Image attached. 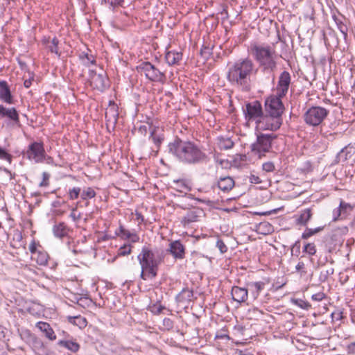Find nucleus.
<instances>
[{
    "mask_svg": "<svg viewBox=\"0 0 355 355\" xmlns=\"http://www.w3.org/2000/svg\"><path fill=\"white\" fill-rule=\"evenodd\" d=\"M218 146L220 149L227 150L232 148L234 142L230 138H218Z\"/></svg>",
    "mask_w": 355,
    "mask_h": 355,
    "instance_id": "a878e982",
    "label": "nucleus"
},
{
    "mask_svg": "<svg viewBox=\"0 0 355 355\" xmlns=\"http://www.w3.org/2000/svg\"><path fill=\"white\" fill-rule=\"evenodd\" d=\"M36 327L43 333L45 336L51 340H55L56 336L54 334L53 329L51 327L49 324L44 322H38L36 324Z\"/></svg>",
    "mask_w": 355,
    "mask_h": 355,
    "instance_id": "f3484780",
    "label": "nucleus"
},
{
    "mask_svg": "<svg viewBox=\"0 0 355 355\" xmlns=\"http://www.w3.org/2000/svg\"><path fill=\"white\" fill-rule=\"evenodd\" d=\"M283 96H279L278 94L269 96L265 103L266 111L271 116L282 119V114L284 110V106L282 101Z\"/></svg>",
    "mask_w": 355,
    "mask_h": 355,
    "instance_id": "0eeeda50",
    "label": "nucleus"
},
{
    "mask_svg": "<svg viewBox=\"0 0 355 355\" xmlns=\"http://www.w3.org/2000/svg\"><path fill=\"white\" fill-rule=\"evenodd\" d=\"M262 108L258 101H254L246 105L245 117L250 121L253 120L257 123L262 116Z\"/></svg>",
    "mask_w": 355,
    "mask_h": 355,
    "instance_id": "ddd939ff",
    "label": "nucleus"
},
{
    "mask_svg": "<svg viewBox=\"0 0 355 355\" xmlns=\"http://www.w3.org/2000/svg\"><path fill=\"white\" fill-rule=\"evenodd\" d=\"M323 293H318L312 295V299L315 301L320 302L324 298Z\"/></svg>",
    "mask_w": 355,
    "mask_h": 355,
    "instance_id": "c03bdc74",
    "label": "nucleus"
},
{
    "mask_svg": "<svg viewBox=\"0 0 355 355\" xmlns=\"http://www.w3.org/2000/svg\"><path fill=\"white\" fill-rule=\"evenodd\" d=\"M10 158V155L6 152V150L0 148V159H7Z\"/></svg>",
    "mask_w": 355,
    "mask_h": 355,
    "instance_id": "49530a36",
    "label": "nucleus"
},
{
    "mask_svg": "<svg viewBox=\"0 0 355 355\" xmlns=\"http://www.w3.org/2000/svg\"><path fill=\"white\" fill-rule=\"evenodd\" d=\"M29 250L32 254H36V253L38 252L36 250L35 244L34 243H31L29 245Z\"/></svg>",
    "mask_w": 355,
    "mask_h": 355,
    "instance_id": "3c124183",
    "label": "nucleus"
},
{
    "mask_svg": "<svg viewBox=\"0 0 355 355\" xmlns=\"http://www.w3.org/2000/svg\"><path fill=\"white\" fill-rule=\"evenodd\" d=\"M320 230H321V228H317V229H315L314 230H309L308 232H304L302 234V238L303 239H308L309 237L312 236L313 234L317 233L318 232H319Z\"/></svg>",
    "mask_w": 355,
    "mask_h": 355,
    "instance_id": "a19ab883",
    "label": "nucleus"
},
{
    "mask_svg": "<svg viewBox=\"0 0 355 355\" xmlns=\"http://www.w3.org/2000/svg\"><path fill=\"white\" fill-rule=\"evenodd\" d=\"M191 295L192 293L190 291L184 290L177 296V300L179 302H181L184 300H190Z\"/></svg>",
    "mask_w": 355,
    "mask_h": 355,
    "instance_id": "473e14b6",
    "label": "nucleus"
},
{
    "mask_svg": "<svg viewBox=\"0 0 355 355\" xmlns=\"http://www.w3.org/2000/svg\"><path fill=\"white\" fill-rule=\"evenodd\" d=\"M6 116L15 121H19L18 114L16 110L13 107L8 109Z\"/></svg>",
    "mask_w": 355,
    "mask_h": 355,
    "instance_id": "72a5a7b5",
    "label": "nucleus"
},
{
    "mask_svg": "<svg viewBox=\"0 0 355 355\" xmlns=\"http://www.w3.org/2000/svg\"><path fill=\"white\" fill-rule=\"evenodd\" d=\"M164 323H165L167 326H171V321L169 319H165L164 320Z\"/></svg>",
    "mask_w": 355,
    "mask_h": 355,
    "instance_id": "052dcab7",
    "label": "nucleus"
},
{
    "mask_svg": "<svg viewBox=\"0 0 355 355\" xmlns=\"http://www.w3.org/2000/svg\"><path fill=\"white\" fill-rule=\"evenodd\" d=\"M151 309L152 312L159 313L162 312L163 308L160 305H154Z\"/></svg>",
    "mask_w": 355,
    "mask_h": 355,
    "instance_id": "09e8293b",
    "label": "nucleus"
},
{
    "mask_svg": "<svg viewBox=\"0 0 355 355\" xmlns=\"http://www.w3.org/2000/svg\"><path fill=\"white\" fill-rule=\"evenodd\" d=\"M131 252V246L130 245H124L121 246L118 250L119 256H125Z\"/></svg>",
    "mask_w": 355,
    "mask_h": 355,
    "instance_id": "f704fd0d",
    "label": "nucleus"
},
{
    "mask_svg": "<svg viewBox=\"0 0 355 355\" xmlns=\"http://www.w3.org/2000/svg\"><path fill=\"white\" fill-rule=\"evenodd\" d=\"M168 147V152L184 164H197L207 160L205 153L192 141L176 138Z\"/></svg>",
    "mask_w": 355,
    "mask_h": 355,
    "instance_id": "f257e3e1",
    "label": "nucleus"
},
{
    "mask_svg": "<svg viewBox=\"0 0 355 355\" xmlns=\"http://www.w3.org/2000/svg\"><path fill=\"white\" fill-rule=\"evenodd\" d=\"M250 51L254 58L264 70L272 71L276 68L277 55L273 46L254 44L251 45Z\"/></svg>",
    "mask_w": 355,
    "mask_h": 355,
    "instance_id": "20e7f679",
    "label": "nucleus"
},
{
    "mask_svg": "<svg viewBox=\"0 0 355 355\" xmlns=\"http://www.w3.org/2000/svg\"><path fill=\"white\" fill-rule=\"evenodd\" d=\"M58 44V40L57 38L54 37L52 39L51 41L48 42L47 47L51 51V52L54 53L57 55H59Z\"/></svg>",
    "mask_w": 355,
    "mask_h": 355,
    "instance_id": "2f4dec72",
    "label": "nucleus"
},
{
    "mask_svg": "<svg viewBox=\"0 0 355 355\" xmlns=\"http://www.w3.org/2000/svg\"><path fill=\"white\" fill-rule=\"evenodd\" d=\"M276 136L273 134H261L257 136V141L252 144V151L258 155L259 157L268 152L271 148V144Z\"/></svg>",
    "mask_w": 355,
    "mask_h": 355,
    "instance_id": "39448f33",
    "label": "nucleus"
},
{
    "mask_svg": "<svg viewBox=\"0 0 355 355\" xmlns=\"http://www.w3.org/2000/svg\"><path fill=\"white\" fill-rule=\"evenodd\" d=\"M216 246L218 248V249L220 250V251L222 253H223V252H226V251H227V246H226V245H225V243H224L222 241H220V240H219V241H217V243H216Z\"/></svg>",
    "mask_w": 355,
    "mask_h": 355,
    "instance_id": "37998d69",
    "label": "nucleus"
},
{
    "mask_svg": "<svg viewBox=\"0 0 355 355\" xmlns=\"http://www.w3.org/2000/svg\"><path fill=\"white\" fill-rule=\"evenodd\" d=\"M83 62L85 64H87L89 63H93L94 62L92 55H88L87 54L85 55L84 57L81 56Z\"/></svg>",
    "mask_w": 355,
    "mask_h": 355,
    "instance_id": "79ce46f5",
    "label": "nucleus"
},
{
    "mask_svg": "<svg viewBox=\"0 0 355 355\" xmlns=\"http://www.w3.org/2000/svg\"><path fill=\"white\" fill-rule=\"evenodd\" d=\"M264 285V283L260 282L248 284L249 290L250 291L254 300L258 297L260 292L263 290Z\"/></svg>",
    "mask_w": 355,
    "mask_h": 355,
    "instance_id": "4be33fe9",
    "label": "nucleus"
},
{
    "mask_svg": "<svg viewBox=\"0 0 355 355\" xmlns=\"http://www.w3.org/2000/svg\"><path fill=\"white\" fill-rule=\"evenodd\" d=\"M251 180H254V182L255 183H259L260 182V181L259 180V178L258 177H254V175L252 176V178H251Z\"/></svg>",
    "mask_w": 355,
    "mask_h": 355,
    "instance_id": "680f3d73",
    "label": "nucleus"
},
{
    "mask_svg": "<svg viewBox=\"0 0 355 355\" xmlns=\"http://www.w3.org/2000/svg\"><path fill=\"white\" fill-rule=\"evenodd\" d=\"M290 84L291 76L288 72L284 71L279 76L276 94H278L279 96H285L288 91Z\"/></svg>",
    "mask_w": 355,
    "mask_h": 355,
    "instance_id": "f8f14e48",
    "label": "nucleus"
},
{
    "mask_svg": "<svg viewBox=\"0 0 355 355\" xmlns=\"http://www.w3.org/2000/svg\"><path fill=\"white\" fill-rule=\"evenodd\" d=\"M80 188H73L69 191V197L71 199H76L78 198L80 194Z\"/></svg>",
    "mask_w": 355,
    "mask_h": 355,
    "instance_id": "4c0bfd02",
    "label": "nucleus"
},
{
    "mask_svg": "<svg viewBox=\"0 0 355 355\" xmlns=\"http://www.w3.org/2000/svg\"><path fill=\"white\" fill-rule=\"evenodd\" d=\"M254 64L249 58L235 62L230 69L228 80L233 84L241 86L243 89H249V76L253 71Z\"/></svg>",
    "mask_w": 355,
    "mask_h": 355,
    "instance_id": "7ed1b4c3",
    "label": "nucleus"
},
{
    "mask_svg": "<svg viewBox=\"0 0 355 355\" xmlns=\"http://www.w3.org/2000/svg\"><path fill=\"white\" fill-rule=\"evenodd\" d=\"M347 207H349V205H347V204H345L343 202H340V209L338 211H339V214H340V211L344 209H347Z\"/></svg>",
    "mask_w": 355,
    "mask_h": 355,
    "instance_id": "864d4df0",
    "label": "nucleus"
},
{
    "mask_svg": "<svg viewBox=\"0 0 355 355\" xmlns=\"http://www.w3.org/2000/svg\"><path fill=\"white\" fill-rule=\"evenodd\" d=\"M74 211H75V209L73 210V211L71 213L70 216H71V218H73V219L74 220H76V216L75 215Z\"/></svg>",
    "mask_w": 355,
    "mask_h": 355,
    "instance_id": "e2e57ef3",
    "label": "nucleus"
},
{
    "mask_svg": "<svg viewBox=\"0 0 355 355\" xmlns=\"http://www.w3.org/2000/svg\"><path fill=\"white\" fill-rule=\"evenodd\" d=\"M234 184V182L233 179L227 176L220 178V180L218 181V187L223 191H227L232 189Z\"/></svg>",
    "mask_w": 355,
    "mask_h": 355,
    "instance_id": "aec40b11",
    "label": "nucleus"
},
{
    "mask_svg": "<svg viewBox=\"0 0 355 355\" xmlns=\"http://www.w3.org/2000/svg\"><path fill=\"white\" fill-rule=\"evenodd\" d=\"M42 178H43V180L40 183V184H39L40 187H47L49 185V180L50 178V175L46 172H44L42 173Z\"/></svg>",
    "mask_w": 355,
    "mask_h": 355,
    "instance_id": "e433bc0d",
    "label": "nucleus"
},
{
    "mask_svg": "<svg viewBox=\"0 0 355 355\" xmlns=\"http://www.w3.org/2000/svg\"><path fill=\"white\" fill-rule=\"evenodd\" d=\"M312 213L310 209H306L303 210L298 218L297 219V223L300 225H306V223L311 218Z\"/></svg>",
    "mask_w": 355,
    "mask_h": 355,
    "instance_id": "393cba45",
    "label": "nucleus"
},
{
    "mask_svg": "<svg viewBox=\"0 0 355 355\" xmlns=\"http://www.w3.org/2000/svg\"><path fill=\"white\" fill-rule=\"evenodd\" d=\"M168 251L175 259L184 258L185 250L180 241H174L169 244Z\"/></svg>",
    "mask_w": 355,
    "mask_h": 355,
    "instance_id": "4468645a",
    "label": "nucleus"
},
{
    "mask_svg": "<svg viewBox=\"0 0 355 355\" xmlns=\"http://www.w3.org/2000/svg\"><path fill=\"white\" fill-rule=\"evenodd\" d=\"M27 156L29 159H33L36 163L43 162L46 157L43 144L38 142L32 143L27 150Z\"/></svg>",
    "mask_w": 355,
    "mask_h": 355,
    "instance_id": "9d476101",
    "label": "nucleus"
},
{
    "mask_svg": "<svg viewBox=\"0 0 355 355\" xmlns=\"http://www.w3.org/2000/svg\"><path fill=\"white\" fill-rule=\"evenodd\" d=\"M137 259L141 268V278L144 280L154 279L157 276L158 266L163 261V257L157 252H155L144 247Z\"/></svg>",
    "mask_w": 355,
    "mask_h": 355,
    "instance_id": "f03ea898",
    "label": "nucleus"
},
{
    "mask_svg": "<svg viewBox=\"0 0 355 355\" xmlns=\"http://www.w3.org/2000/svg\"><path fill=\"white\" fill-rule=\"evenodd\" d=\"M130 238L128 239L130 240L132 243H136L139 241V237L137 234L135 233H131L130 235H129Z\"/></svg>",
    "mask_w": 355,
    "mask_h": 355,
    "instance_id": "de8ad7c7",
    "label": "nucleus"
},
{
    "mask_svg": "<svg viewBox=\"0 0 355 355\" xmlns=\"http://www.w3.org/2000/svg\"><path fill=\"white\" fill-rule=\"evenodd\" d=\"M137 68L139 71L144 73L145 76L151 81L162 82L165 78L164 73L149 62H142Z\"/></svg>",
    "mask_w": 355,
    "mask_h": 355,
    "instance_id": "6e6552de",
    "label": "nucleus"
},
{
    "mask_svg": "<svg viewBox=\"0 0 355 355\" xmlns=\"http://www.w3.org/2000/svg\"><path fill=\"white\" fill-rule=\"evenodd\" d=\"M89 82L91 86L98 91H103L108 86V79L103 71L100 73L92 71L89 75Z\"/></svg>",
    "mask_w": 355,
    "mask_h": 355,
    "instance_id": "9b49d317",
    "label": "nucleus"
},
{
    "mask_svg": "<svg viewBox=\"0 0 355 355\" xmlns=\"http://www.w3.org/2000/svg\"><path fill=\"white\" fill-rule=\"evenodd\" d=\"M95 196H96V192L94 191V190L93 189H92L90 187H88V188L84 189L80 194L81 198L83 200L91 199V198H94Z\"/></svg>",
    "mask_w": 355,
    "mask_h": 355,
    "instance_id": "7c9ffc66",
    "label": "nucleus"
},
{
    "mask_svg": "<svg viewBox=\"0 0 355 355\" xmlns=\"http://www.w3.org/2000/svg\"><path fill=\"white\" fill-rule=\"evenodd\" d=\"M67 319L70 323L77 325L80 329L85 328L87 326V320L80 315L69 316Z\"/></svg>",
    "mask_w": 355,
    "mask_h": 355,
    "instance_id": "b1692460",
    "label": "nucleus"
},
{
    "mask_svg": "<svg viewBox=\"0 0 355 355\" xmlns=\"http://www.w3.org/2000/svg\"><path fill=\"white\" fill-rule=\"evenodd\" d=\"M68 231L69 230L67 225L63 223L55 225L53 227V232L55 236L58 238L66 236L68 234Z\"/></svg>",
    "mask_w": 355,
    "mask_h": 355,
    "instance_id": "412c9836",
    "label": "nucleus"
},
{
    "mask_svg": "<svg viewBox=\"0 0 355 355\" xmlns=\"http://www.w3.org/2000/svg\"><path fill=\"white\" fill-rule=\"evenodd\" d=\"M34 258L40 266H45L48 263L49 255L46 252L38 251Z\"/></svg>",
    "mask_w": 355,
    "mask_h": 355,
    "instance_id": "bb28decb",
    "label": "nucleus"
},
{
    "mask_svg": "<svg viewBox=\"0 0 355 355\" xmlns=\"http://www.w3.org/2000/svg\"><path fill=\"white\" fill-rule=\"evenodd\" d=\"M257 231L260 234H268L272 232V227L268 222H262L259 224Z\"/></svg>",
    "mask_w": 355,
    "mask_h": 355,
    "instance_id": "c85d7f7f",
    "label": "nucleus"
},
{
    "mask_svg": "<svg viewBox=\"0 0 355 355\" xmlns=\"http://www.w3.org/2000/svg\"><path fill=\"white\" fill-rule=\"evenodd\" d=\"M304 251L309 255H314L316 252V248L314 243H306L304 245Z\"/></svg>",
    "mask_w": 355,
    "mask_h": 355,
    "instance_id": "c9c22d12",
    "label": "nucleus"
},
{
    "mask_svg": "<svg viewBox=\"0 0 355 355\" xmlns=\"http://www.w3.org/2000/svg\"><path fill=\"white\" fill-rule=\"evenodd\" d=\"M329 112L325 108L315 106L309 108L304 114L305 122L312 126L320 125L327 116Z\"/></svg>",
    "mask_w": 355,
    "mask_h": 355,
    "instance_id": "423d86ee",
    "label": "nucleus"
},
{
    "mask_svg": "<svg viewBox=\"0 0 355 355\" xmlns=\"http://www.w3.org/2000/svg\"><path fill=\"white\" fill-rule=\"evenodd\" d=\"M24 85L25 87L28 88L31 85V79L26 80L24 83Z\"/></svg>",
    "mask_w": 355,
    "mask_h": 355,
    "instance_id": "13d9d810",
    "label": "nucleus"
},
{
    "mask_svg": "<svg viewBox=\"0 0 355 355\" xmlns=\"http://www.w3.org/2000/svg\"><path fill=\"white\" fill-rule=\"evenodd\" d=\"M201 210H191L182 218L181 222L184 226L188 225L191 223L196 222L198 220Z\"/></svg>",
    "mask_w": 355,
    "mask_h": 355,
    "instance_id": "dca6fc26",
    "label": "nucleus"
},
{
    "mask_svg": "<svg viewBox=\"0 0 355 355\" xmlns=\"http://www.w3.org/2000/svg\"><path fill=\"white\" fill-rule=\"evenodd\" d=\"M304 263L303 262H299L297 265L296 266V270H300L301 269L304 268Z\"/></svg>",
    "mask_w": 355,
    "mask_h": 355,
    "instance_id": "4d7b16f0",
    "label": "nucleus"
},
{
    "mask_svg": "<svg viewBox=\"0 0 355 355\" xmlns=\"http://www.w3.org/2000/svg\"><path fill=\"white\" fill-rule=\"evenodd\" d=\"M262 168L266 172H272L275 169V166L272 162H266L262 165Z\"/></svg>",
    "mask_w": 355,
    "mask_h": 355,
    "instance_id": "58836bf2",
    "label": "nucleus"
},
{
    "mask_svg": "<svg viewBox=\"0 0 355 355\" xmlns=\"http://www.w3.org/2000/svg\"><path fill=\"white\" fill-rule=\"evenodd\" d=\"M282 122V119L271 116V114L262 115L261 117L257 121V128L261 130H276L280 128Z\"/></svg>",
    "mask_w": 355,
    "mask_h": 355,
    "instance_id": "1a4fd4ad",
    "label": "nucleus"
},
{
    "mask_svg": "<svg viewBox=\"0 0 355 355\" xmlns=\"http://www.w3.org/2000/svg\"><path fill=\"white\" fill-rule=\"evenodd\" d=\"M147 129H148V125H141L139 128V132L141 133V134H146V132H147Z\"/></svg>",
    "mask_w": 355,
    "mask_h": 355,
    "instance_id": "603ef678",
    "label": "nucleus"
},
{
    "mask_svg": "<svg viewBox=\"0 0 355 355\" xmlns=\"http://www.w3.org/2000/svg\"><path fill=\"white\" fill-rule=\"evenodd\" d=\"M355 153V148L353 146H347L343 148L338 154L337 158L339 162H345L351 158Z\"/></svg>",
    "mask_w": 355,
    "mask_h": 355,
    "instance_id": "6ab92c4d",
    "label": "nucleus"
},
{
    "mask_svg": "<svg viewBox=\"0 0 355 355\" xmlns=\"http://www.w3.org/2000/svg\"><path fill=\"white\" fill-rule=\"evenodd\" d=\"M167 63L170 65L178 63L182 59V53L175 51H168L165 55Z\"/></svg>",
    "mask_w": 355,
    "mask_h": 355,
    "instance_id": "5701e85b",
    "label": "nucleus"
},
{
    "mask_svg": "<svg viewBox=\"0 0 355 355\" xmlns=\"http://www.w3.org/2000/svg\"><path fill=\"white\" fill-rule=\"evenodd\" d=\"M135 220L138 221L139 223H142L144 220V216L141 213L136 212L135 213Z\"/></svg>",
    "mask_w": 355,
    "mask_h": 355,
    "instance_id": "8fccbe9b",
    "label": "nucleus"
},
{
    "mask_svg": "<svg viewBox=\"0 0 355 355\" xmlns=\"http://www.w3.org/2000/svg\"><path fill=\"white\" fill-rule=\"evenodd\" d=\"M248 293V289L239 286H233L231 292L232 299L239 303L247 300Z\"/></svg>",
    "mask_w": 355,
    "mask_h": 355,
    "instance_id": "2eb2a0df",
    "label": "nucleus"
},
{
    "mask_svg": "<svg viewBox=\"0 0 355 355\" xmlns=\"http://www.w3.org/2000/svg\"><path fill=\"white\" fill-rule=\"evenodd\" d=\"M105 3H108L111 6L120 5L122 0H104Z\"/></svg>",
    "mask_w": 355,
    "mask_h": 355,
    "instance_id": "a18cd8bd",
    "label": "nucleus"
},
{
    "mask_svg": "<svg viewBox=\"0 0 355 355\" xmlns=\"http://www.w3.org/2000/svg\"><path fill=\"white\" fill-rule=\"evenodd\" d=\"M7 110L8 109L4 107L3 105H0V114L2 116H6Z\"/></svg>",
    "mask_w": 355,
    "mask_h": 355,
    "instance_id": "5fc2aeb1",
    "label": "nucleus"
},
{
    "mask_svg": "<svg viewBox=\"0 0 355 355\" xmlns=\"http://www.w3.org/2000/svg\"><path fill=\"white\" fill-rule=\"evenodd\" d=\"M349 352L353 354H355V343L350 344L348 347Z\"/></svg>",
    "mask_w": 355,
    "mask_h": 355,
    "instance_id": "6e6d98bb",
    "label": "nucleus"
},
{
    "mask_svg": "<svg viewBox=\"0 0 355 355\" xmlns=\"http://www.w3.org/2000/svg\"><path fill=\"white\" fill-rule=\"evenodd\" d=\"M0 98L8 103H12V96L6 82H0Z\"/></svg>",
    "mask_w": 355,
    "mask_h": 355,
    "instance_id": "a211bd4d",
    "label": "nucleus"
},
{
    "mask_svg": "<svg viewBox=\"0 0 355 355\" xmlns=\"http://www.w3.org/2000/svg\"><path fill=\"white\" fill-rule=\"evenodd\" d=\"M119 231H120V234H119V235L121 236L123 239H128L130 238L129 235L131 234V232L125 230L122 227H120Z\"/></svg>",
    "mask_w": 355,
    "mask_h": 355,
    "instance_id": "ea45409f",
    "label": "nucleus"
},
{
    "mask_svg": "<svg viewBox=\"0 0 355 355\" xmlns=\"http://www.w3.org/2000/svg\"><path fill=\"white\" fill-rule=\"evenodd\" d=\"M60 345L71 350L73 352H76L79 349V345L77 343L69 340H60Z\"/></svg>",
    "mask_w": 355,
    "mask_h": 355,
    "instance_id": "cd10ccee",
    "label": "nucleus"
},
{
    "mask_svg": "<svg viewBox=\"0 0 355 355\" xmlns=\"http://www.w3.org/2000/svg\"><path fill=\"white\" fill-rule=\"evenodd\" d=\"M117 115L114 106L107 108L105 111V117L107 119V121H115L116 120Z\"/></svg>",
    "mask_w": 355,
    "mask_h": 355,
    "instance_id": "c756f323",
    "label": "nucleus"
},
{
    "mask_svg": "<svg viewBox=\"0 0 355 355\" xmlns=\"http://www.w3.org/2000/svg\"><path fill=\"white\" fill-rule=\"evenodd\" d=\"M151 137H153V140H154L155 143H156V144H159V143H160V139H156L154 137V132H153V131L151 132Z\"/></svg>",
    "mask_w": 355,
    "mask_h": 355,
    "instance_id": "bf43d9fd",
    "label": "nucleus"
}]
</instances>
